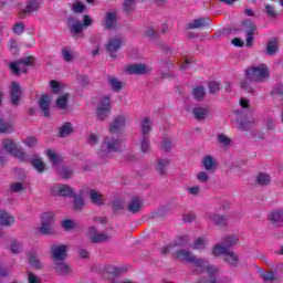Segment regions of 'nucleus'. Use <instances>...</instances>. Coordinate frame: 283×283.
I'll return each mask as SVG.
<instances>
[{"mask_svg":"<svg viewBox=\"0 0 283 283\" xmlns=\"http://www.w3.org/2000/svg\"><path fill=\"white\" fill-rule=\"evenodd\" d=\"M271 78V69L269 65L261 63L252 65L245 70V78L241 81L240 87L249 94L255 92V83H266Z\"/></svg>","mask_w":283,"mask_h":283,"instance_id":"f257e3e1","label":"nucleus"},{"mask_svg":"<svg viewBox=\"0 0 283 283\" xmlns=\"http://www.w3.org/2000/svg\"><path fill=\"white\" fill-rule=\"evenodd\" d=\"M235 242H238V238L233 235L226 237L221 243L213 247L212 255H224V260L228 262L229 266H238V264H240V256L230 250Z\"/></svg>","mask_w":283,"mask_h":283,"instance_id":"f03ea898","label":"nucleus"},{"mask_svg":"<svg viewBox=\"0 0 283 283\" xmlns=\"http://www.w3.org/2000/svg\"><path fill=\"white\" fill-rule=\"evenodd\" d=\"M122 142L118 137H104L101 149L98 151L99 158L107 160L109 158V154H117L120 151Z\"/></svg>","mask_w":283,"mask_h":283,"instance_id":"7ed1b4c3","label":"nucleus"},{"mask_svg":"<svg viewBox=\"0 0 283 283\" xmlns=\"http://www.w3.org/2000/svg\"><path fill=\"white\" fill-rule=\"evenodd\" d=\"M111 114H112V98H109V96H104L97 104L96 118L97 120H107Z\"/></svg>","mask_w":283,"mask_h":283,"instance_id":"20e7f679","label":"nucleus"},{"mask_svg":"<svg viewBox=\"0 0 283 283\" xmlns=\"http://www.w3.org/2000/svg\"><path fill=\"white\" fill-rule=\"evenodd\" d=\"M3 149L8 153L18 158L19 160H27L28 155L22 148H18L17 144L12 139H4L2 142Z\"/></svg>","mask_w":283,"mask_h":283,"instance_id":"39448f33","label":"nucleus"},{"mask_svg":"<svg viewBox=\"0 0 283 283\" xmlns=\"http://www.w3.org/2000/svg\"><path fill=\"white\" fill-rule=\"evenodd\" d=\"M34 63V57L32 56H27L22 60H19L17 62H11L9 64V67L12 72V74L19 75L21 72H23L25 74V72H28V66L29 65H33Z\"/></svg>","mask_w":283,"mask_h":283,"instance_id":"423d86ee","label":"nucleus"},{"mask_svg":"<svg viewBox=\"0 0 283 283\" xmlns=\"http://www.w3.org/2000/svg\"><path fill=\"white\" fill-rule=\"evenodd\" d=\"M124 43L125 42L120 35H116L108 40L106 50L113 59H116V52L123 48Z\"/></svg>","mask_w":283,"mask_h":283,"instance_id":"0eeeda50","label":"nucleus"},{"mask_svg":"<svg viewBox=\"0 0 283 283\" xmlns=\"http://www.w3.org/2000/svg\"><path fill=\"white\" fill-rule=\"evenodd\" d=\"M126 74L143 76L145 74H149L151 72L150 67H147L145 64H130L125 67Z\"/></svg>","mask_w":283,"mask_h":283,"instance_id":"6e6552de","label":"nucleus"},{"mask_svg":"<svg viewBox=\"0 0 283 283\" xmlns=\"http://www.w3.org/2000/svg\"><path fill=\"white\" fill-rule=\"evenodd\" d=\"M51 255L54 263L63 262L67 258V245H53L51 248Z\"/></svg>","mask_w":283,"mask_h":283,"instance_id":"1a4fd4ad","label":"nucleus"},{"mask_svg":"<svg viewBox=\"0 0 283 283\" xmlns=\"http://www.w3.org/2000/svg\"><path fill=\"white\" fill-rule=\"evenodd\" d=\"M53 222L54 218L52 217V213L44 212L42 214V226L40 227V233H43V235H50V233H52Z\"/></svg>","mask_w":283,"mask_h":283,"instance_id":"9d476101","label":"nucleus"},{"mask_svg":"<svg viewBox=\"0 0 283 283\" xmlns=\"http://www.w3.org/2000/svg\"><path fill=\"white\" fill-rule=\"evenodd\" d=\"M10 98H11V104L14 107H18V105L21 101V86L17 82H12V84H11Z\"/></svg>","mask_w":283,"mask_h":283,"instance_id":"9b49d317","label":"nucleus"},{"mask_svg":"<svg viewBox=\"0 0 283 283\" xmlns=\"http://www.w3.org/2000/svg\"><path fill=\"white\" fill-rule=\"evenodd\" d=\"M127 122V118L125 115H117L113 123L111 124L109 132L111 134H118L123 127H125V123Z\"/></svg>","mask_w":283,"mask_h":283,"instance_id":"f8f14e48","label":"nucleus"},{"mask_svg":"<svg viewBox=\"0 0 283 283\" xmlns=\"http://www.w3.org/2000/svg\"><path fill=\"white\" fill-rule=\"evenodd\" d=\"M244 27L247 28L245 43L248 48H251L253 45V36L255 35V23L252 21H245Z\"/></svg>","mask_w":283,"mask_h":283,"instance_id":"ddd939ff","label":"nucleus"},{"mask_svg":"<svg viewBox=\"0 0 283 283\" xmlns=\"http://www.w3.org/2000/svg\"><path fill=\"white\" fill-rule=\"evenodd\" d=\"M52 193L67 198L74 193V190L67 185H57L52 188Z\"/></svg>","mask_w":283,"mask_h":283,"instance_id":"4468645a","label":"nucleus"},{"mask_svg":"<svg viewBox=\"0 0 283 283\" xmlns=\"http://www.w3.org/2000/svg\"><path fill=\"white\" fill-rule=\"evenodd\" d=\"M209 23H211V20L209 18H198L187 24V30H198L200 28H207Z\"/></svg>","mask_w":283,"mask_h":283,"instance_id":"2eb2a0df","label":"nucleus"},{"mask_svg":"<svg viewBox=\"0 0 283 283\" xmlns=\"http://www.w3.org/2000/svg\"><path fill=\"white\" fill-rule=\"evenodd\" d=\"M50 103H52L50 95H42L39 101V107L45 118L50 116Z\"/></svg>","mask_w":283,"mask_h":283,"instance_id":"dca6fc26","label":"nucleus"},{"mask_svg":"<svg viewBox=\"0 0 283 283\" xmlns=\"http://www.w3.org/2000/svg\"><path fill=\"white\" fill-rule=\"evenodd\" d=\"M201 166L203 167V169H206V171H216L218 163L216 161V158H213L211 155H207L201 160Z\"/></svg>","mask_w":283,"mask_h":283,"instance_id":"f3484780","label":"nucleus"},{"mask_svg":"<svg viewBox=\"0 0 283 283\" xmlns=\"http://www.w3.org/2000/svg\"><path fill=\"white\" fill-rule=\"evenodd\" d=\"M3 101V93H0V103ZM10 132H14V123L6 122L0 117V134H10Z\"/></svg>","mask_w":283,"mask_h":283,"instance_id":"a211bd4d","label":"nucleus"},{"mask_svg":"<svg viewBox=\"0 0 283 283\" xmlns=\"http://www.w3.org/2000/svg\"><path fill=\"white\" fill-rule=\"evenodd\" d=\"M14 216L10 214V212H6L0 210V226L1 227H12L15 222Z\"/></svg>","mask_w":283,"mask_h":283,"instance_id":"6ab92c4d","label":"nucleus"},{"mask_svg":"<svg viewBox=\"0 0 283 283\" xmlns=\"http://www.w3.org/2000/svg\"><path fill=\"white\" fill-rule=\"evenodd\" d=\"M269 220L275 227H281L283 224V210L282 209L273 210L269 217Z\"/></svg>","mask_w":283,"mask_h":283,"instance_id":"aec40b11","label":"nucleus"},{"mask_svg":"<svg viewBox=\"0 0 283 283\" xmlns=\"http://www.w3.org/2000/svg\"><path fill=\"white\" fill-rule=\"evenodd\" d=\"M118 19V15L116 12H107L105 17V23L104 27L106 30H114L116 28V21Z\"/></svg>","mask_w":283,"mask_h":283,"instance_id":"412c9836","label":"nucleus"},{"mask_svg":"<svg viewBox=\"0 0 283 283\" xmlns=\"http://www.w3.org/2000/svg\"><path fill=\"white\" fill-rule=\"evenodd\" d=\"M171 165V161L167 158H159L157 159L156 169L160 176H166L167 167Z\"/></svg>","mask_w":283,"mask_h":283,"instance_id":"4be33fe9","label":"nucleus"},{"mask_svg":"<svg viewBox=\"0 0 283 283\" xmlns=\"http://www.w3.org/2000/svg\"><path fill=\"white\" fill-rule=\"evenodd\" d=\"M142 207H143V201H140L138 197L133 198L127 205V209L130 213H138Z\"/></svg>","mask_w":283,"mask_h":283,"instance_id":"5701e85b","label":"nucleus"},{"mask_svg":"<svg viewBox=\"0 0 283 283\" xmlns=\"http://www.w3.org/2000/svg\"><path fill=\"white\" fill-rule=\"evenodd\" d=\"M277 38H272L265 48V54H268L269 56H274V54H277Z\"/></svg>","mask_w":283,"mask_h":283,"instance_id":"b1692460","label":"nucleus"},{"mask_svg":"<svg viewBox=\"0 0 283 283\" xmlns=\"http://www.w3.org/2000/svg\"><path fill=\"white\" fill-rule=\"evenodd\" d=\"M69 28L72 34H81L83 32V23L80 21L74 22V17L69 18Z\"/></svg>","mask_w":283,"mask_h":283,"instance_id":"393cba45","label":"nucleus"},{"mask_svg":"<svg viewBox=\"0 0 283 283\" xmlns=\"http://www.w3.org/2000/svg\"><path fill=\"white\" fill-rule=\"evenodd\" d=\"M255 180L259 187H269V185H271V175L266 172H260Z\"/></svg>","mask_w":283,"mask_h":283,"instance_id":"a878e982","label":"nucleus"},{"mask_svg":"<svg viewBox=\"0 0 283 283\" xmlns=\"http://www.w3.org/2000/svg\"><path fill=\"white\" fill-rule=\"evenodd\" d=\"M54 264H55V271L60 275H70V273H72V270L70 269V265H67L65 262L59 261Z\"/></svg>","mask_w":283,"mask_h":283,"instance_id":"bb28decb","label":"nucleus"},{"mask_svg":"<svg viewBox=\"0 0 283 283\" xmlns=\"http://www.w3.org/2000/svg\"><path fill=\"white\" fill-rule=\"evenodd\" d=\"M112 237H109V234H105V233H94L91 234V242H93L94 244H101L103 242H108V240H111Z\"/></svg>","mask_w":283,"mask_h":283,"instance_id":"cd10ccee","label":"nucleus"},{"mask_svg":"<svg viewBox=\"0 0 283 283\" xmlns=\"http://www.w3.org/2000/svg\"><path fill=\"white\" fill-rule=\"evenodd\" d=\"M72 132H74V129L72 128V124L65 122L59 129V136L60 138H65L70 136Z\"/></svg>","mask_w":283,"mask_h":283,"instance_id":"c85d7f7f","label":"nucleus"},{"mask_svg":"<svg viewBox=\"0 0 283 283\" xmlns=\"http://www.w3.org/2000/svg\"><path fill=\"white\" fill-rule=\"evenodd\" d=\"M90 198L93 205H96L97 207L103 206V196L101 195V192L96 191L95 189H92L90 191Z\"/></svg>","mask_w":283,"mask_h":283,"instance_id":"c756f323","label":"nucleus"},{"mask_svg":"<svg viewBox=\"0 0 283 283\" xmlns=\"http://www.w3.org/2000/svg\"><path fill=\"white\" fill-rule=\"evenodd\" d=\"M261 277L265 283H280V279L273 272H262Z\"/></svg>","mask_w":283,"mask_h":283,"instance_id":"7c9ffc66","label":"nucleus"},{"mask_svg":"<svg viewBox=\"0 0 283 283\" xmlns=\"http://www.w3.org/2000/svg\"><path fill=\"white\" fill-rule=\"evenodd\" d=\"M142 136H149V132H151V119L149 117H145L140 123Z\"/></svg>","mask_w":283,"mask_h":283,"instance_id":"2f4dec72","label":"nucleus"},{"mask_svg":"<svg viewBox=\"0 0 283 283\" xmlns=\"http://www.w3.org/2000/svg\"><path fill=\"white\" fill-rule=\"evenodd\" d=\"M32 167L39 171V174H43L45 171V164L43 163V159L39 158V156H34L31 160Z\"/></svg>","mask_w":283,"mask_h":283,"instance_id":"473e14b6","label":"nucleus"},{"mask_svg":"<svg viewBox=\"0 0 283 283\" xmlns=\"http://www.w3.org/2000/svg\"><path fill=\"white\" fill-rule=\"evenodd\" d=\"M62 59L66 63H72L74 61V50L70 46L62 49Z\"/></svg>","mask_w":283,"mask_h":283,"instance_id":"72a5a7b5","label":"nucleus"},{"mask_svg":"<svg viewBox=\"0 0 283 283\" xmlns=\"http://www.w3.org/2000/svg\"><path fill=\"white\" fill-rule=\"evenodd\" d=\"M136 10V0H124L123 2V11L126 14H132Z\"/></svg>","mask_w":283,"mask_h":283,"instance_id":"f704fd0d","label":"nucleus"},{"mask_svg":"<svg viewBox=\"0 0 283 283\" xmlns=\"http://www.w3.org/2000/svg\"><path fill=\"white\" fill-rule=\"evenodd\" d=\"M41 8L39 0H27V6L24 12L31 13L36 12Z\"/></svg>","mask_w":283,"mask_h":283,"instance_id":"c9c22d12","label":"nucleus"},{"mask_svg":"<svg viewBox=\"0 0 283 283\" xmlns=\"http://www.w3.org/2000/svg\"><path fill=\"white\" fill-rule=\"evenodd\" d=\"M192 95H193V98H196V101H203L205 96H207V92H205L203 86H196L192 90Z\"/></svg>","mask_w":283,"mask_h":283,"instance_id":"e433bc0d","label":"nucleus"},{"mask_svg":"<svg viewBox=\"0 0 283 283\" xmlns=\"http://www.w3.org/2000/svg\"><path fill=\"white\" fill-rule=\"evenodd\" d=\"M192 114L197 120H205L207 116V108L196 107L192 109Z\"/></svg>","mask_w":283,"mask_h":283,"instance_id":"4c0bfd02","label":"nucleus"},{"mask_svg":"<svg viewBox=\"0 0 283 283\" xmlns=\"http://www.w3.org/2000/svg\"><path fill=\"white\" fill-rule=\"evenodd\" d=\"M271 96L274 98H280V101H283V84L275 85L271 91Z\"/></svg>","mask_w":283,"mask_h":283,"instance_id":"58836bf2","label":"nucleus"},{"mask_svg":"<svg viewBox=\"0 0 283 283\" xmlns=\"http://www.w3.org/2000/svg\"><path fill=\"white\" fill-rule=\"evenodd\" d=\"M108 83L113 90V92H120L123 90V83L118 81L116 77H109Z\"/></svg>","mask_w":283,"mask_h":283,"instance_id":"ea45409f","label":"nucleus"},{"mask_svg":"<svg viewBox=\"0 0 283 283\" xmlns=\"http://www.w3.org/2000/svg\"><path fill=\"white\" fill-rule=\"evenodd\" d=\"M149 149H151V144H149V136H143L140 142V150L143 154H149Z\"/></svg>","mask_w":283,"mask_h":283,"instance_id":"a19ab883","label":"nucleus"},{"mask_svg":"<svg viewBox=\"0 0 283 283\" xmlns=\"http://www.w3.org/2000/svg\"><path fill=\"white\" fill-rule=\"evenodd\" d=\"M210 222H213V224H217V227H222V224H226L227 219L223 216L220 214H212L209 217Z\"/></svg>","mask_w":283,"mask_h":283,"instance_id":"79ce46f5","label":"nucleus"},{"mask_svg":"<svg viewBox=\"0 0 283 283\" xmlns=\"http://www.w3.org/2000/svg\"><path fill=\"white\" fill-rule=\"evenodd\" d=\"M74 201H73V207L75 211H81L83 209L85 202L83 201V197L81 195H74L73 196Z\"/></svg>","mask_w":283,"mask_h":283,"instance_id":"37998d69","label":"nucleus"},{"mask_svg":"<svg viewBox=\"0 0 283 283\" xmlns=\"http://www.w3.org/2000/svg\"><path fill=\"white\" fill-rule=\"evenodd\" d=\"M264 12L269 17V19H277V10H275V7L271 4H265Z\"/></svg>","mask_w":283,"mask_h":283,"instance_id":"c03bdc74","label":"nucleus"},{"mask_svg":"<svg viewBox=\"0 0 283 283\" xmlns=\"http://www.w3.org/2000/svg\"><path fill=\"white\" fill-rule=\"evenodd\" d=\"M23 249V243H19V241H17V239H12L11 240V245H10V251L11 253H21Z\"/></svg>","mask_w":283,"mask_h":283,"instance_id":"a18cd8bd","label":"nucleus"},{"mask_svg":"<svg viewBox=\"0 0 283 283\" xmlns=\"http://www.w3.org/2000/svg\"><path fill=\"white\" fill-rule=\"evenodd\" d=\"M29 264H31L33 269H41V261H39V258H36L34 252L29 253Z\"/></svg>","mask_w":283,"mask_h":283,"instance_id":"49530a36","label":"nucleus"},{"mask_svg":"<svg viewBox=\"0 0 283 283\" xmlns=\"http://www.w3.org/2000/svg\"><path fill=\"white\" fill-rule=\"evenodd\" d=\"M67 94L60 96L56 99V107H59V109H67Z\"/></svg>","mask_w":283,"mask_h":283,"instance_id":"de8ad7c7","label":"nucleus"},{"mask_svg":"<svg viewBox=\"0 0 283 283\" xmlns=\"http://www.w3.org/2000/svg\"><path fill=\"white\" fill-rule=\"evenodd\" d=\"M72 10L75 14H81L83 12H85V4H83V2L75 0L73 6H72Z\"/></svg>","mask_w":283,"mask_h":283,"instance_id":"09e8293b","label":"nucleus"},{"mask_svg":"<svg viewBox=\"0 0 283 283\" xmlns=\"http://www.w3.org/2000/svg\"><path fill=\"white\" fill-rule=\"evenodd\" d=\"M50 87L53 92V94H61L63 92V85L59 83V81L52 80L50 82Z\"/></svg>","mask_w":283,"mask_h":283,"instance_id":"8fccbe9b","label":"nucleus"},{"mask_svg":"<svg viewBox=\"0 0 283 283\" xmlns=\"http://www.w3.org/2000/svg\"><path fill=\"white\" fill-rule=\"evenodd\" d=\"M62 227L65 231H72V229H76L77 223L73 220L65 219L62 221Z\"/></svg>","mask_w":283,"mask_h":283,"instance_id":"3c124183","label":"nucleus"},{"mask_svg":"<svg viewBox=\"0 0 283 283\" xmlns=\"http://www.w3.org/2000/svg\"><path fill=\"white\" fill-rule=\"evenodd\" d=\"M59 174H60V176H62V178L67 179V178H72V175L74 174V171L70 167H62L59 170Z\"/></svg>","mask_w":283,"mask_h":283,"instance_id":"603ef678","label":"nucleus"},{"mask_svg":"<svg viewBox=\"0 0 283 283\" xmlns=\"http://www.w3.org/2000/svg\"><path fill=\"white\" fill-rule=\"evenodd\" d=\"M14 34L21 35L25 32V24L23 22H18L13 25Z\"/></svg>","mask_w":283,"mask_h":283,"instance_id":"864d4df0","label":"nucleus"},{"mask_svg":"<svg viewBox=\"0 0 283 283\" xmlns=\"http://www.w3.org/2000/svg\"><path fill=\"white\" fill-rule=\"evenodd\" d=\"M46 154H48L49 160H51L52 165L54 167H56V165H59V163H60V159H59V156L56 155V153H54L52 150H48Z\"/></svg>","mask_w":283,"mask_h":283,"instance_id":"5fc2aeb1","label":"nucleus"},{"mask_svg":"<svg viewBox=\"0 0 283 283\" xmlns=\"http://www.w3.org/2000/svg\"><path fill=\"white\" fill-rule=\"evenodd\" d=\"M206 245L207 243L205 242V239L199 238L195 241L192 249H196L197 251H202V249H205Z\"/></svg>","mask_w":283,"mask_h":283,"instance_id":"6e6d98bb","label":"nucleus"},{"mask_svg":"<svg viewBox=\"0 0 283 283\" xmlns=\"http://www.w3.org/2000/svg\"><path fill=\"white\" fill-rule=\"evenodd\" d=\"M171 147H174V142L169 138H164L161 149H164V151H171Z\"/></svg>","mask_w":283,"mask_h":283,"instance_id":"4d7b16f0","label":"nucleus"},{"mask_svg":"<svg viewBox=\"0 0 283 283\" xmlns=\"http://www.w3.org/2000/svg\"><path fill=\"white\" fill-rule=\"evenodd\" d=\"M264 125H265L268 132H271V130L275 129V119L272 117H266L264 119Z\"/></svg>","mask_w":283,"mask_h":283,"instance_id":"13d9d810","label":"nucleus"},{"mask_svg":"<svg viewBox=\"0 0 283 283\" xmlns=\"http://www.w3.org/2000/svg\"><path fill=\"white\" fill-rule=\"evenodd\" d=\"M106 271L107 273H111V275H113L114 277H118V275L123 273V269L116 266H108Z\"/></svg>","mask_w":283,"mask_h":283,"instance_id":"bf43d9fd","label":"nucleus"},{"mask_svg":"<svg viewBox=\"0 0 283 283\" xmlns=\"http://www.w3.org/2000/svg\"><path fill=\"white\" fill-rule=\"evenodd\" d=\"M218 143H220L221 145H231V139L229 137H227V135L224 134H219L217 137Z\"/></svg>","mask_w":283,"mask_h":283,"instance_id":"052dcab7","label":"nucleus"},{"mask_svg":"<svg viewBox=\"0 0 283 283\" xmlns=\"http://www.w3.org/2000/svg\"><path fill=\"white\" fill-rule=\"evenodd\" d=\"M210 94H218L220 92V84L217 82H210L208 84Z\"/></svg>","mask_w":283,"mask_h":283,"instance_id":"680f3d73","label":"nucleus"},{"mask_svg":"<svg viewBox=\"0 0 283 283\" xmlns=\"http://www.w3.org/2000/svg\"><path fill=\"white\" fill-rule=\"evenodd\" d=\"M190 196H200V186H192L186 189Z\"/></svg>","mask_w":283,"mask_h":283,"instance_id":"e2e57ef3","label":"nucleus"},{"mask_svg":"<svg viewBox=\"0 0 283 283\" xmlns=\"http://www.w3.org/2000/svg\"><path fill=\"white\" fill-rule=\"evenodd\" d=\"M197 179L199 180V182H209V175L206 171H200L197 175Z\"/></svg>","mask_w":283,"mask_h":283,"instance_id":"0e129e2a","label":"nucleus"},{"mask_svg":"<svg viewBox=\"0 0 283 283\" xmlns=\"http://www.w3.org/2000/svg\"><path fill=\"white\" fill-rule=\"evenodd\" d=\"M189 242V235L179 237L178 241L175 243L177 247H185Z\"/></svg>","mask_w":283,"mask_h":283,"instance_id":"69168bd1","label":"nucleus"},{"mask_svg":"<svg viewBox=\"0 0 283 283\" xmlns=\"http://www.w3.org/2000/svg\"><path fill=\"white\" fill-rule=\"evenodd\" d=\"M11 191H13V193H19V191H23V184L15 182L11 185Z\"/></svg>","mask_w":283,"mask_h":283,"instance_id":"338daca9","label":"nucleus"},{"mask_svg":"<svg viewBox=\"0 0 283 283\" xmlns=\"http://www.w3.org/2000/svg\"><path fill=\"white\" fill-rule=\"evenodd\" d=\"M24 144L27 145V147H36V138L30 137L24 140Z\"/></svg>","mask_w":283,"mask_h":283,"instance_id":"774afa93","label":"nucleus"}]
</instances>
